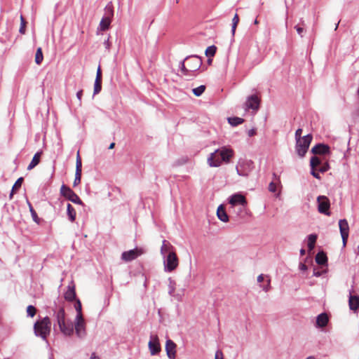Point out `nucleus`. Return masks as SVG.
<instances>
[{"label":"nucleus","instance_id":"obj_33","mask_svg":"<svg viewBox=\"0 0 359 359\" xmlns=\"http://www.w3.org/2000/svg\"><path fill=\"white\" fill-rule=\"evenodd\" d=\"M43 60V55L42 52V48L41 47H39L36 49V54H35V62L36 65H40Z\"/></svg>","mask_w":359,"mask_h":359},{"label":"nucleus","instance_id":"obj_47","mask_svg":"<svg viewBox=\"0 0 359 359\" xmlns=\"http://www.w3.org/2000/svg\"><path fill=\"white\" fill-rule=\"evenodd\" d=\"M294 28H295L297 34L302 37L303 36V33H304V28L300 27V26H299V25H296L294 27Z\"/></svg>","mask_w":359,"mask_h":359},{"label":"nucleus","instance_id":"obj_57","mask_svg":"<svg viewBox=\"0 0 359 359\" xmlns=\"http://www.w3.org/2000/svg\"><path fill=\"white\" fill-rule=\"evenodd\" d=\"M263 280H264V275L263 274L259 275L257 277V282L261 283Z\"/></svg>","mask_w":359,"mask_h":359},{"label":"nucleus","instance_id":"obj_11","mask_svg":"<svg viewBox=\"0 0 359 359\" xmlns=\"http://www.w3.org/2000/svg\"><path fill=\"white\" fill-rule=\"evenodd\" d=\"M229 202L231 208H235L237 205H241V207H239L240 210L244 208L247 205L245 197L239 193L231 195L229 198Z\"/></svg>","mask_w":359,"mask_h":359},{"label":"nucleus","instance_id":"obj_32","mask_svg":"<svg viewBox=\"0 0 359 359\" xmlns=\"http://www.w3.org/2000/svg\"><path fill=\"white\" fill-rule=\"evenodd\" d=\"M322 164V161L320 158L316 155L313 156L310 159V166L311 168L316 169L317 166H319Z\"/></svg>","mask_w":359,"mask_h":359},{"label":"nucleus","instance_id":"obj_21","mask_svg":"<svg viewBox=\"0 0 359 359\" xmlns=\"http://www.w3.org/2000/svg\"><path fill=\"white\" fill-rule=\"evenodd\" d=\"M329 321V318L327 313H322L316 317V327H325Z\"/></svg>","mask_w":359,"mask_h":359},{"label":"nucleus","instance_id":"obj_50","mask_svg":"<svg viewBox=\"0 0 359 359\" xmlns=\"http://www.w3.org/2000/svg\"><path fill=\"white\" fill-rule=\"evenodd\" d=\"M103 44L104 46V48H106V50H109L110 46H111V43L109 41V37H108L106 40H104Z\"/></svg>","mask_w":359,"mask_h":359},{"label":"nucleus","instance_id":"obj_44","mask_svg":"<svg viewBox=\"0 0 359 359\" xmlns=\"http://www.w3.org/2000/svg\"><path fill=\"white\" fill-rule=\"evenodd\" d=\"M261 287H262V290H263L264 291H265V292H268V291L270 290V288H271V279H270V278H269V279L267 280V283H266V284L263 285H261Z\"/></svg>","mask_w":359,"mask_h":359},{"label":"nucleus","instance_id":"obj_26","mask_svg":"<svg viewBox=\"0 0 359 359\" xmlns=\"http://www.w3.org/2000/svg\"><path fill=\"white\" fill-rule=\"evenodd\" d=\"M348 304L351 310L357 311L359 309V297L350 295Z\"/></svg>","mask_w":359,"mask_h":359},{"label":"nucleus","instance_id":"obj_5","mask_svg":"<svg viewBox=\"0 0 359 359\" xmlns=\"http://www.w3.org/2000/svg\"><path fill=\"white\" fill-rule=\"evenodd\" d=\"M184 60H187L189 77L195 76V72H196L202 65L201 57L196 55H193L187 56Z\"/></svg>","mask_w":359,"mask_h":359},{"label":"nucleus","instance_id":"obj_54","mask_svg":"<svg viewBox=\"0 0 359 359\" xmlns=\"http://www.w3.org/2000/svg\"><path fill=\"white\" fill-rule=\"evenodd\" d=\"M96 77L102 78V70H101L100 65H99L98 67H97V73H96Z\"/></svg>","mask_w":359,"mask_h":359},{"label":"nucleus","instance_id":"obj_16","mask_svg":"<svg viewBox=\"0 0 359 359\" xmlns=\"http://www.w3.org/2000/svg\"><path fill=\"white\" fill-rule=\"evenodd\" d=\"M81 172H82V162L81 158L79 155V151L77 153L76 161V172H75V178L73 183L74 187H76L81 182Z\"/></svg>","mask_w":359,"mask_h":359},{"label":"nucleus","instance_id":"obj_59","mask_svg":"<svg viewBox=\"0 0 359 359\" xmlns=\"http://www.w3.org/2000/svg\"><path fill=\"white\" fill-rule=\"evenodd\" d=\"M114 147H115V143H114V142H111V143L109 144V146L108 149H114Z\"/></svg>","mask_w":359,"mask_h":359},{"label":"nucleus","instance_id":"obj_36","mask_svg":"<svg viewBox=\"0 0 359 359\" xmlns=\"http://www.w3.org/2000/svg\"><path fill=\"white\" fill-rule=\"evenodd\" d=\"M205 90V86L201 85L198 87L194 88L192 92L195 96L199 97L204 93Z\"/></svg>","mask_w":359,"mask_h":359},{"label":"nucleus","instance_id":"obj_61","mask_svg":"<svg viewBox=\"0 0 359 359\" xmlns=\"http://www.w3.org/2000/svg\"><path fill=\"white\" fill-rule=\"evenodd\" d=\"M90 359H99V358L96 357L94 354H93L92 356L90 357Z\"/></svg>","mask_w":359,"mask_h":359},{"label":"nucleus","instance_id":"obj_10","mask_svg":"<svg viewBox=\"0 0 359 359\" xmlns=\"http://www.w3.org/2000/svg\"><path fill=\"white\" fill-rule=\"evenodd\" d=\"M253 162L252 161H239L236 167V172L239 176L248 177L252 170Z\"/></svg>","mask_w":359,"mask_h":359},{"label":"nucleus","instance_id":"obj_35","mask_svg":"<svg viewBox=\"0 0 359 359\" xmlns=\"http://www.w3.org/2000/svg\"><path fill=\"white\" fill-rule=\"evenodd\" d=\"M217 48L215 45L208 46L205 50V55L208 57H213L216 53Z\"/></svg>","mask_w":359,"mask_h":359},{"label":"nucleus","instance_id":"obj_24","mask_svg":"<svg viewBox=\"0 0 359 359\" xmlns=\"http://www.w3.org/2000/svg\"><path fill=\"white\" fill-rule=\"evenodd\" d=\"M43 154V151L41 150L38 151L33 156L30 163L27 166V170H31L34 168H35L39 163L41 160V156Z\"/></svg>","mask_w":359,"mask_h":359},{"label":"nucleus","instance_id":"obj_40","mask_svg":"<svg viewBox=\"0 0 359 359\" xmlns=\"http://www.w3.org/2000/svg\"><path fill=\"white\" fill-rule=\"evenodd\" d=\"M24 178L22 177H19L14 183L12 189L17 191L21 187Z\"/></svg>","mask_w":359,"mask_h":359},{"label":"nucleus","instance_id":"obj_39","mask_svg":"<svg viewBox=\"0 0 359 359\" xmlns=\"http://www.w3.org/2000/svg\"><path fill=\"white\" fill-rule=\"evenodd\" d=\"M168 280H169L168 294L170 295H172L175 290V282L173 280H172L171 278H169Z\"/></svg>","mask_w":359,"mask_h":359},{"label":"nucleus","instance_id":"obj_34","mask_svg":"<svg viewBox=\"0 0 359 359\" xmlns=\"http://www.w3.org/2000/svg\"><path fill=\"white\" fill-rule=\"evenodd\" d=\"M239 22V17L237 13H236L232 19V25H231V34L233 36L236 32V27Z\"/></svg>","mask_w":359,"mask_h":359},{"label":"nucleus","instance_id":"obj_58","mask_svg":"<svg viewBox=\"0 0 359 359\" xmlns=\"http://www.w3.org/2000/svg\"><path fill=\"white\" fill-rule=\"evenodd\" d=\"M15 193H16V191L15 190H13V189H11V193L9 194V198L10 199L13 198V196Z\"/></svg>","mask_w":359,"mask_h":359},{"label":"nucleus","instance_id":"obj_63","mask_svg":"<svg viewBox=\"0 0 359 359\" xmlns=\"http://www.w3.org/2000/svg\"><path fill=\"white\" fill-rule=\"evenodd\" d=\"M355 253L359 255V245L357 248V251H355Z\"/></svg>","mask_w":359,"mask_h":359},{"label":"nucleus","instance_id":"obj_30","mask_svg":"<svg viewBox=\"0 0 359 359\" xmlns=\"http://www.w3.org/2000/svg\"><path fill=\"white\" fill-rule=\"evenodd\" d=\"M227 121H228V123L231 126H237L241 123H243L244 122V119L242 118H240V117H237V116H232V117H229L227 118Z\"/></svg>","mask_w":359,"mask_h":359},{"label":"nucleus","instance_id":"obj_48","mask_svg":"<svg viewBox=\"0 0 359 359\" xmlns=\"http://www.w3.org/2000/svg\"><path fill=\"white\" fill-rule=\"evenodd\" d=\"M102 90V85H94L93 95L98 94Z\"/></svg>","mask_w":359,"mask_h":359},{"label":"nucleus","instance_id":"obj_4","mask_svg":"<svg viewBox=\"0 0 359 359\" xmlns=\"http://www.w3.org/2000/svg\"><path fill=\"white\" fill-rule=\"evenodd\" d=\"M114 17V8L111 2H109L104 8V15L101 19L99 26L97 27L98 31H106L107 30L111 25V20Z\"/></svg>","mask_w":359,"mask_h":359},{"label":"nucleus","instance_id":"obj_37","mask_svg":"<svg viewBox=\"0 0 359 359\" xmlns=\"http://www.w3.org/2000/svg\"><path fill=\"white\" fill-rule=\"evenodd\" d=\"M185 62H187V60H184V59L181 61L180 63V67L182 74L189 77V71L187 65H185Z\"/></svg>","mask_w":359,"mask_h":359},{"label":"nucleus","instance_id":"obj_13","mask_svg":"<svg viewBox=\"0 0 359 359\" xmlns=\"http://www.w3.org/2000/svg\"><path fill=\"white\" fill-rule=\"evenodd\" d=\"M74 329L78 337L83 338L86 336V323L83 316H81L79 319L78 317H75Z\"/></svg>","mask_w":359,"mask_h":359},{"label":"nucleus","instance_id":"obj_7","mask_svg":"<svg viewBox=\"0 0 359 359\" xmlns=\"http://www.w3.org/2000/svg\"><path fill=\"white\" fill-rule=\"evenodd\" d=\"M163 258L165 272H172L178 266L179 260L175 252H170Z\"/></svg>","mask_w":359,"mask_h":359},{"label":"nucleus","instance_id":"obj_55","mask_svg":"<svg viewBox=\"0 0 359 359\" xmlns=\"http://www.w3.org/2000/svg\"><path fill=\"white\" fill-rule=\"evenodd\" d=\"M102 78L95 77L94 85H102Z\"/></svg>","mask_w":359,"mask_h":359},{"label":"nucleus","instance_id":"obj_53","mask_svg":"<svg viewBox=\"0 0 359 359\" xmlns=\"http://www.w3.org/2000/svg\"><path fill=\"white\" fill-rule=\"evenodd\" d=\"M83 96V90H79L77 93H76V97L78 98V100H79V102H81V97Z\"/></svg>","mask_w":359,"mask_h":359},{"label":"nucleus","instance_id":"obj_20","mask_svg":"<svg viewBox=\"0 0 359 359\" xmlns=\"http://www.w3.org/2000/svg\"><path fill=\"white\" fill-rule=\"evenodd\" d=\"M65 299L67 302H73L76 299V294L75 290V285L72 282L67 287V290L64 294Z\"/></svg>","mask_w":359,"mask_h":359},{"label":"nucleus","instance_id":"obj_52","mask_svg":"<svg viewBox=\"0 0 359 359\" xmlns=\"http://www.w3.org/2000/svg\"><path fill=\"white\" fill-rule=\"evenodd\" d=\"M299 270L304 271H306L308 268L305 264L300 263L299 266Z\"/></svg>","mask_w":359,"mask_h":359},{"label":"nucleus","instance_id":"obj_31","mask_svg":"<svg viewBox=\"0 0 359 359\" xmlns=\"http://www.w3.org/2000/svg\"><path fill=\"white\" fill-rule=\"evenodd\" d=\"M74 301L75 302L74 306L76 311V317H78L79 319L81 316H83L81 302L78 298Z\"/></svg>","mask_w":359,"mask_h":359},{"label":"nucleus","instance_id":"obj_1","mask_svg":"<svg viewBox=\"0 0 359 359\" xmlns=\"http://www.w3.org/2000/svg\"><path fill=\"white\" fill-rule=\"evenodd\" d=\"M233 154L234 152L231 148L222 147L210 154L208 158V163L210 167H219L222 163H230Z\"/></svg>","mask_w":359,"mask_h":359},{"label":"nucleus","instance_id":"obj_19","mask_svg":"<svg viewBox=\"0 0 359 359\" xmlns=\"http://www.w3.org/2000/svg\"><path fill=\"white\" fill-rule=\"evenodd\" d=\"M260 100L256 95H251L248 97L245 104L248 109L257 110L259 107Z\"/></svg>","mask_w":359,"mask_h":359},{"label":"nucleus","instance_id":"obj_3","mask_svg":"<svg viewBox=\"0 0 359 359\" xmlns=\"http://www.w3.org/2000/svg\"><path fill=\"white\" fill-rule=\"evenodd\" d=\"M51 330V322L48 316H46L42 319L37 320L34 324V332L35 336L41 338L47 344H48L47 337L50 334Z\"/></svg>","mask_w":359,"mask_h":359},{"label":"nucleus","instance_id":"obj_43","mask_svg":"<svg viewBox=\"0 0 359 359\" xmlns=\"http://www.w3.org/2000/svg\"><path fill=\"white\" fill-rule=\"evenodd\" d=\"M302 128H298L296 130L295 135H294L296 141L302 140Z\"/></svg>","mask_w":359,"mask_h":359},{"label":"nucleus","instance_id":"obj_2","mask_svg":"<svg viewBox=\"0 0 359 359\" xmlns=\"http://www.w3.org/2000/svg\"><path fill=\"white\" fill-rule=\"evenodd\" d=\"M53 318L57 324L60 331L65 336H71L74 333V325L71 320H66V313L64 306L53 309Z\"/></svg>","mask_w":359,"mask_h":359},{"label":"nucleus","instance_id":"obj_41","mask_svg":"<svg viewBox=\"0 0 359 359\" xmlns=\"http://www.w3.org/2000/svg\"><path fill=\"white\" fill-rule=\"evenodd\" d=\"M26 21L22 17V15L20 16V27L19 29V32L20 34H24L25 33V26H26Z\"/></svg>","mask_w":359,"mask_h":359},{"label":"nucleus","instance_id":"obj_49","mask_svg":"<svg viewBox=\"0 0 359 359\" xmlns=\"http://www.w3.org/2000/svg\"><path fill=\"white\" fill-rule=\"evenodd\" d=\"M311 174L316 179H318V180L320 179V176L319 173L318 172H316L315 169L313 170V168H311Z\"/></svg>","mask_w":359,"mask_h":359},{"label":"nucleus","instance_id":"obj_17","mask_svg":"<svg viewBox=\"0 0 359 359\" xmlns=\"http://www.w3.org/2000/svg\"><path fill=\"white\" fill-rule=\"evenodd\" d=\"M176 346L175 343L170 339L166 340L165 349L169 359H175Z\"/></svg>","mask_w":359,"mask_h":359},{"label":"nucleus","instance_id":"obj_38","mask_svg":"<svg viewBox=\"0 0 359 359\" xmlns=\"http://www.w3.org/2000/svg\"><path fill=\"white\" fill-rule=\"evenodd\" d=\"M36 309L34 306L29 305L27 307V314L28 317L33 318L36 315Z\"/></svg>","mask_w":359,"mask_h":359},{"label":"nucleus","instance_id":"obj_51","mask_svg":"<svg viewBox=\"0 0 359 359\" xmlns=\"http://www.w3.org/2000/svg\"><path fill=\"white\" fill-rule=\"evenodd\" d=\"M324 273H325V271H320L316 270V269H313V276L316 277H320Z\"/></svg>","mask_w":359,"mask_h":359},{"label":"nucleus","instance_id":"obj_9","mask_svg":"<svg viewBox=\"0 0 359 359\" xmlns=\"http://www.w3.org/2000/svg\"><path fill=\"white\" fill-rule=\"evenodd\" d=\"M318 210L320 213L327 216H330V199L325 196H318L317 197Z\"/></svg>","mask_w":359,"mask_h":359},{"label":"nucleus","instance_id":"obj_18","mask_svg":"<svg viewBox=\"0 0 359 359\" xmlns=\"http://www.w3.org/2000/svg\"><path fill=\"white\" fill-rule=\"evenodd\" d=\"M311 152L315 155H325L330 153V149L327 144L318 143L311 149Z\"/></svg>","mask_w":359,"mask_h":359},{"label":"nucleus","instance_id":"obj_14","mask_svg":"<svg viewBox=\"0 0 359 359\" xmlns=\"http://www.w3.org/2000/svg\"><path fill=\"white\" fill-rule=\"evenodd\" d=\"M148 346L151 355H157L161 351V345L156 334L150 335Z\"/></svg>","mask_w":359,"mask_h":359},{"label":"nucleus","instance_id":"obj_12","mask_svg":"<svg viewBox=\"0 0 359 359\" xmlns=\"http://www.w3.org/2000/svg\"><path fill=\"white\" fill-rule=\"evenodd\" d=\"M144 251L142 248H135L128 251H124L121 254V259L126 262H131L144 254Z\"/></svg>","mask_w":359,"mask_h":359},{"label":"nucleus","instance_id":"obj_42","mask_svg":"<svg viewBox=\"0 0 359 359\" xmlns=\"http://www.w3.org/2000/svg\"><path fill=\"white\" fill-rule=\"evenodd\" d=\"M330 168V164L328 162H325L319 168L318 171L320 172L324 173L327 172Z\"/></svg>","mask_w":359,"mask_h":359},{"label":"nucleus","instance_id":"obj_46","mask_svg":"<svg viewBox=\"0 0 359 359\" xmlns=\"http://www.w3.org/2000/svg\"><path fill=\"white\" fill-rule=\"evenodd\" d=\"M215 359H224V355L221 350H217L216 351Z\"/></svg>","mask_w":359,"mask_h":359},{"label":"nucleus","instance_id":"obj_29","mask_svg":"<svg viewBox=\"0 0 359 359\" xmlns=\"http://www.w3.org/2000/svg\"><path fill=\"white\" fill-rule=\"evenodd\" d=\"M27 203L29 206V210L31 213L33 221L36 222L37 224H39L41 223V219L38 217L37 213L34 210L31 203L29 201H27Z\"/></svg>","mask_w":359,"mask_h":359},{"label":"nucleus","instance_id":"obj_25","mask_svg":"<svg viewBox=\"0 0 359 359\" xmlns=\"http://www.w3.org/2000/svg\"><path fill=\"white\" fill-rule=\"evenodd\" d=\"M316 262L322 266L327 265V257L323 251L318 252L316 255Z\"/></svg>","mask_w":359,"mask_h":359},{"label":"nucleus","instance_id":"obj_22","mask_svg":"<svg viewBox=\"0 0 359 359\" xmlns=\"http://www.w3.org/2000/svg\"><path fill=\"white\" fill-rule=\"evenodd\" d=\"M217 216L218 219L223 222H229V215L226 212L224 205L221 204L218 206L217 209Z\"/></svg>","mask_w":359,"mask_h":359},{"label":"nucleus","instance_id":"obj_28","mask_svg":"<svg viewBox=\"0 0 359 359\" xmlns=\"http://www.w3.org/2000/svg\"><path fill=\"white\" fill-rule=\"evenodd\" d=\"M67 214L69 219L73 222L76 219V210L74 207L70 204L67 203Z\"/></svg>","mask_w":359,"mask_h":359},{"label":"nucleus","instance_id":"obj_64","mask_svg":"<svg viewBox=\"0 0 359 359\" xmlns=\"http://www.w3.org/2000/svg\"><path fill=\"white\" fill-rule=\"evenodd\" d=\"M254 24H255V25L258 24V20H257V19H255V21H254Z\"/></svg>","mask_w":359,"mask_h":359},{"label":"nucleus","instance_id":"obj_62","mask_svg":"<svg viewBox=\"0 0 359 359\" xmlns=\"http://www.w3.org/2000/svg\"><path fill=\"white\" fill-rule=\"evenodd\" d=\"M339 21L336 24L334 30H336L338 28Z\"/></svg>","mask_w":359,"mask_h":359},{"label":"nucleus","instance_id":"obj_27","mask_svg":"<svg viewBox=\"0 0 359 359\" xmlns=\"http://www.w3.org/2000/svg\"><path fill=\"white\" fill-rule=\"evenodd\" d=\"M318 238V236L316 233H311L307 236L308 242H307V246L309 251H311L313 250L315 247V244L316 243Z\"/></svg>","mask_w":359,"mask_h":359},{"label":"nucleus","instance_id":"obj_23","mask_svg":"<svg viewBox=\"0 0 359 359\" xmlns=\"http://www.w3.org/2000/svg\"><path fill=\"white\" fill-rule=\"evenodd\" d=\"M170 252H175L174 247L168 241L163 240L161 248V254L165 257Z\"/></svg>","mask_w":359,"mask_h":359},{"label":"nucleus","instance_id":"obj_8","mask_svg":"<svg viewBox=\"0 0 359 359\" xmlns=\"http://www.w3.org/2000/svg\"><path fill=\"white\" fill-rule=\"evenodd\" d=\"M60 194L74 203L83 205L79 196L65 184L61 186Z\"/></svg>","mask_w":359,"mask_h":359},{"label":"nucleus","instance_id":"obj_45","mask_svg":"<svg viewBox=\"0 0 359 359\" xmlns=\"http://www.w3.org/2000/svg\"><path fill=\"white\" fill-rule=\"evenodd\" d=\"M269 191L275 193L276 191V185L274 182H271L269 184Z\"/></svg>","mask_w":359,"mask_h":359},{"label":"nucleus","instance_id":"obj_15","mask_svg":"<svg viewBox=\"0 0 359 359\" xmlns=\"http://www.w3.org/2000/svg\"><path fill=\"white\" fill-rule=\"evenodd\" d=\"M339 227L342 238L343 245L345 246L346 245L349 233V226L347 220L346 219H339Z\"/></svg>","mask_w":359,"mask_h":359},{"label":"nucleus","instance_id":"obj_56","mask_svg":"<svg viewBox=\"0 0 359 359\" xmlns=\"http://www.w3.org/2000/svg\"><path fill=\"white\" fill-rule=\"evenodd\" d=\"M255 133H256V132H255V129H250V130L248 131V135H249L250 137H252V136L255 135Z\"/></svg>","mask_w":359,"mask_h":359},{"label":"nucleus","instance_id":"obj_6","mask_svg":"<svg viewBox=\"0 0 359 359\" xmlns=\"http://www.w3.org/2000/svg\"><path fill=\"white\" fill-rule=\"evenodd\" d=\"M312 135L308 134L302 137V140L296 141L295 150L299 157H304L307 152L312 140Z\"/></svg>","mask_w":359,"mask_h":359},{"label":"nucleus","instance_id":"obj_60","mask_svg":"<svg viewBox=\"0 0 359 359\" xmlns=\"http://www.w3.org/2000/svg\"><path fill=\"white\" fill-rule=\"evenodd\" d=\"M299 252H300V255H301L302 256H303V255H305V253H306V250H305L304 248H302V249L300 250Z\"/></svg>","mask_w":359,"mask_h":359}]
</instances>
